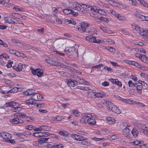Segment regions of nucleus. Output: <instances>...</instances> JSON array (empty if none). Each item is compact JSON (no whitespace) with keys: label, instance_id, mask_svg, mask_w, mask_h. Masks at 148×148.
I'll use <instances>...</instances> for the list:
<instances>
[{"label":"nucleus","instance_id":"obj_1","mask_svg":"<svg viewBox=\"0 0 148 148\" xmlns=\"http://www.w3.org/2000/svg\"><path fill=\"white\" fill-rule=\"evenodd\" d=\"M6 105L7 106L12 107V111L14 112H16L17 111L20 110L21 109L20 105L17 102L11 101L6 103Z\"/></svg>","mask_w":148,"mask_h":148},{"label":"nucleus","instance_id":"obj_2","mask_svg":"<svg viewBox=\"0 0 148 148\" xmlns=\"http://www.w3.org/2000/svg\"><path fill=\"white\" fill-rule=\"evenodd\" d=\"M89 26V24L88 23L83 22L80 23L79 26L77 28L78 31L81 32H84Z\"/></svg>","mask_w":148,"mask_h":148},{"label":"nucleus","instance_id":"obj_3","mask_svg":"<svg viewBox=\"0 0 148 148\" xmlns=\"http://www.w3.org/2000/svg\"><path fill=\"white\" fill-rule=\"evenodd\" d=\"M31 70L32 73L33 74L36 75L38 77L41 76L43 75V71L41 69H34L32 68Z\"/></svg>","mask_w":148,"mask_h":148},{"label":"nucleus","instance_id":"obj_4","mask_svg":"<svg viewBox=\"0 0 148 148\" xmlns=\"http://www.w3.org/2000/svg\"><path fill=\"white\" fill-rule=\"evenodd\" d=\"M91 116H92L90 114H83L82 118L80 120V122L82 124H86L87 119L91 117Z\"/></svg>","mask_w":148,"mask_h":148},{"label":"nucleus","instance_id":"obj_5","mask_svg":"<svg viewBox=\"0 0 148 148\" xmlns=\"http://www.w3.org/2000/svg\"><path fill=\"white\" fill-rule=\"evenodd\" d=\"M66 81L67 85L70 87H73L78 84V82L77 81L72 79H66Z\"/></svg>","mask_w":148,"mask_h":148},{"label":"nucleus","instance_id":"obj_6","mask_svg":"<svg viewBox=\"0 0 148 148\" xmlns=\"http://www.w3.org/2000/svg\"><path fill=\"white\" fill-rule=\"evenodd\" d=\"M45 61L50 65L58 66L59 65V62L50 58L45 59Z\"/></svg>","mask_w":148,"mask_h":148},{"label":"nucleus","instance_id":"obj_7","mask_svg":"<svg viewBox=\"0 0 148 148\" xmlns=\"http://www.w3.org/2000/svg\"><path fill=\"white\" fill-rule=\"evenodd\" d=\"M43 97L42 95L36 92L33 95V96H31V98H32V99H34V101H41Z\"/></svg>","mask_w":148,"mask_h":148},{"label":"nucleus","instance_id":"obj_8","mask_svg":"<svg viewBox=\"0 0 148 148\" xmlns=\"http://www.w3.org/2000/svg\"><path fill=\"white\" fill-rule=\"evenodd\" d=\"M86 39L89 41L96 43H99L101 41L98 39H96L95 37H92L91 36H89L86 37Z\"/></svg>","mask_w":148,"mask_h":148},{"label":"nucleus","instance_id":"obj_9","mask_svg":"<svg viewBox=\"0 0 148 148\" xmlns=\"http://www.w3.org/2000/svg\"><path fill=\"white\" fill-rule=\"evenodd\" d=\"M5 21L8 23L12 24H16L17 21L15 22L16 19L12 18L10 16H7L5 17L4 18Z\"/></svg>","mask_w":148,"mask_h":148},{"label":"nucleus","instance_id":"obj_10","mask_svg":"<svg viewBox=\"0 0 148 148\" xmlns=\"http://www.w3.org/2000/svg\"><path fill=\"white\" fill-rule=\"evenodd\" d=\"M0 134L1 136L3 137L5 141L6 140L10 139L12 137L11 134L4 132L1 133Z\"/></svg>","mask_w":148,"mask_h":148},{"label":"nucleus","instance_id":"obj_11","mask_svg":"<svg viewBox=\"0 0 148 148\" xmlns=\"http://www.w3.org/2000/svg\"><path fill=\"white\" fill-rule=\"evenodd\" d=\"M10 0H0V4H2L6 7H10L11 6L9 2Z\"/></svg>","mask_w":148,"mask_h":148},{"label":"nucleus","instance_id":"obj_12","mask_svg":"<svg viewBox=\"0 0 148 148\" xmlns=\"http://www.w3.org/2000/svg\"><path fill=\"white\" fill-rule=\"evenodd\" d=\"M23 64L22 63H19L18 66H13V68L14 70L16 71L19 72L22 71L23 67Z\"/></svg>","mask_w":148,"mask_h":148},{"label":"nucleus","instance_id":"obj_13","mask_svg":"<svg viewBox=\"0 0 148 148\" xmlns=\"http://www.w3.org/2000/svg\"><path fill=\"white\" fill-rule=\"evenodd\" d=\"M75 49L74 47H67L64 50V51L66 52V53H71L72 52L75 51Z\"/></svg>","mask_w":148,"mask_h":148},{"label":"nucleus","instance_id":"obj_14","mask_svg":"<svg viewBox=\"0 0 148 148\" xmlns=\"http://www.w3.org/2000/svg\"><path fill=\"white\" fill-rule=\"evenodd\" d=\"M112 111L117 114H119L121 112V111L113 103L112 104Z\"/></svg>","mask_w":148,"mask_h":148},{"label":"nucleus","instance_id":"obj_15","mask_svg":"<svg viewBox=\"0 0 148 148\" xmlns=\"http://www.w3.org/2000/svg\"><path fill=\"white\" fill-rule=\"evenodd\" d=\"M112 82L118 86L119 87H121L122 86L121 82L119 81L117 79H114L112 78Z\"/></svg>","mask_w":148,"mask_h":148},{"label":"nucleus","instance_id":"obj_16","mask_svg":"<svg viewBox=\"0 0 148 148\" xmlns=\"http://www.w3.org/2000/svg\"><path fill=\"white\" fill-rule=\"evenodd\" d=\"M87 122L90 125H94L96 123L95 119L91 118L90 117L87 119Z\"/></svg>","mask_w":148,"mask_h":148},{"label":"nucleus","instance_id":"obj_17","mask_svg":"<svg viewBox=\"0 0 148 148\" xmlns=\"http://www.w3.org/2000/svg\"><path fill=\"white\" fill-rule=\"evenodd\" d=\"M130 132V130L128 128H125L122 130L123 135L126 136L129 135V134Z\"/></svg>","mask_w":148,"mask_h":148},{"label":"nucleus","instance_id":"obj_18","mask_svg":"<svg viewBox=\"0 0 148 148\" xmlns=\"http://www.w3.org/2000/svg\"><path fill=\"white\" fill-rule=\"evenodd\" d=\"M60 9L62 10L61 8H55L54 10H53V14L56 18L58 17V13H59L60 12L59 11Z\"/></svg>","mask_w":148,"mask_h":148},{"label":"nucleus","instance_id":"obj_19","mask_svg":"<svg viewBox=\"0 0 148 148\" xmlns=\"http://www.w3.org/2000/svg\"><path fill=\"white\" fill-rule=\"evenodd\" d=\"M35 92V91L34 89L29 90H28L26 92H24V94L27 95H31V96H33V95Z\"/></svg>","mask_w":148,"mask_h":148},{"label":"nucleus","instance_id":"obj_20","mask_svg":"<svg viewBox=\"0 0 148 148\" xmlns=\"http://www.w3.org/2000/svg\"><path fill=\"white\" fill-rule=\"evenodd\" d=\"M16 135L19 138L24 140L27 138V136L19 132L16 133Z\"/></svg>","mask_w":148,"mask_h":148},{"label":"nucleus","instance_id":"obj_21","mask_svg":"<svg viewBox=\"0 0 148 148\" xmlns=\"http://www.w3.org/2000/svg\"><path fill=\"white\" fill-rule=\"evenodd\" d=\"M119 100H121L124 101L125 103L128 104H131L133 103V100L130 99H123L120 97V98L119 99Z\"/></svg>","mask_w":148,"mask_h":148},{"label":"nucleus","instance_id":"obj_22","mask_svg":"<svg viewBox=\"0 0 148 148\" xmlns=\"http://www.w3.org/2000/svg\"><path fill=\"white\" fill-rule=\"evenodd\" d=\"M139 34L140 36H143L144 38H145L147 36H148V34L145 31L143 28H141V31L140 32V33H139Z\"/></svg>","mask_w":148,"mask_h":148},{"label":"nucleus","instance_id":"obj_23","mask_svg":"<svg viewBox=\"0 0 148 148\" xmlns=\"http://www.w3.org/2000/svg\"><path fill=\"white\" fill-rule=\"evenodd\" d=\"M131 133L132 135L135 137H136L137 136L138 134V132L137 130L135 128H134L131 131Z\"/></svg>","mask_w":148,"mask_h":148},{"label":"nucleus","instance_id":"obj_24","mask_svg":"<svg viewBox=\"0 0 148 148\" xmlns=\"http://www.w3.org/2000/svg\"><path fill=\"white\" fill-rule=\"evenodd\" d=\"M40 128L41 130H43L45 131H49L51 129V128L50 127L46 125L41 126H40Z\"/></svg>","mask_w":148,"mask_h":148},{"label":"nucleus","instance_id":"obj_25","mask_svg":"<svg viewBox=\"0 0 148 148\" xmlns=\"http://www.w3.org/2000/svg\"><path fill=\"white\" fill-rule=\"evenodd\" d=\"M10 15L14 18L18 19L21 18V15L18 13H12Z\"/></svg>","mask_w":148,"mask_h":148},{"label":"nucleus","instance_id":"obj_26","mask_svg":"<svg viewBox=\"0 0 148 148\" xmlns=\"http://www.w3.org/2000/svg\"><path fill=\"white\" fill-rule=\"evenodd\" d=\"M87 139V138H86L84 136L77 135V138L76 140H77L81 141L82 140H86Z\"/></svg>","mask_w":148,"mask_h":148},{"label":"nucleus","instance_id":"obj_27","mask_svg":"<svg viewBox=\"0 0 148 148\" xmlns=\"http://www.w3.org/2000/svg\"><path fill=\"white\" fill-rule=\"evenodd\" d=\"M4 81L5 84L9 86H12L14 84V83L12 82V81L10 80L7 79H5L4 80Z\"/></svg>","mask_w":148,"mask_h":148},{"label":"nucleus","instance_id":"obj_28","mask_svg":"<svg viewBox=\"0 0 148 148\" xmlns=\"http://www.w3.org/2000/svg\"><path fill=\"white\" fill-rule=\"evenodd\" d=\"M72 12V10L70 9L67 8L64 9L63 10V13L65 14H71Z\"/></svg>","mask_w":148,"mask_h":148},{"label":"nucleus","instance_id":"obj_29","mask_svg":"<svg viewBox=\"0 0 148 148\" xmlns=\"http://www.w3.org/2000/svg\"><path fill=\"white\" fill-rule=\"evenodd\" d=\"M134 27V29L138 33H140L141 31V28L140 27L134 24V25H133Z\"/></svg>","mask_w":148,"mask_h":148},{"label":"nucleus","instance_id":"obj_30","mask_svg":"<svg viewBox=\"0 0 148 148\" xmlns=\"http://www.w3.org/2000/svg\"><path fill=\"white\" fill-rule=\"evenodd\" d=\"M49 138H42L39 139V141L41 144L44 143H46L47 142Z\"/></svg>","mask_w":148,"mask_h":148},{"label":"nucleus","instance_id":"obj_31","mask_svg":"<svg viewBox=\"0 0 148 148\" xmlns=\"http://www.w3.org/2000/svg\"><path fill=\"white\" fill-rule=\"evenodd\" d=\"M65 22L68 24H72L73 25H75L76 24V22L75 21H74L73 19H71L70 20L68 19H66L65 20Z\"/></svg>","mask_w":148,"mask_h":148},{"label":"nucleus","instance_id":"obj_32","mask_svg":"<svg viewBox=\"0 0 148 148\" xmlns=\"http://www.w3.org/2000/svg\"><path fill=\"white\" fill-rule=\"evenodd\" d=\"M34 100L32 99V98L31 99H30L28 100H26V102L29 105H34L35 104V103L34 101Z\"/></svg>","mask_w":148,"mask_h":148},{"label":"nucleus","instance_id":"obj_33","mask_svg":"<svg viewBox=\"0 0 148 148\" xmlns=\"http://www.w3.org/2000/svg\"><path fill=\"white\" fill-rule=\"evenodd\" d=\"M143 87L142 85H138L136 88L137 92L140 95L142 93V90Z\"/></svg>","mask_w":148,"mask_h":148},{"label":"nucleus","instance_id":"obj_34","mask_svg":"<svg viewBox=\"0 0 148 148\" xmlns=\"http://www.w3.org/2000/svg\"><path fill=\"white\" fill-rule=\"evenodd\" d=\"M79 84H83L86 85H88L89 84V83L85 81L84 79L81 78L80 81L79 82Z\"/></svg>","mask_w":148,"mask_h":148},{"label":"nucleus","instance_id":"obj_35","mask_svg":"<svg viewBox=\"0 0 148 148\" xmlns=\"http://www.w3.org/2000/svg\"><path fill=\"white\" fill-rule=\"evenodd\" d=\"M18 118H15L11 119L10 120V122L14 124H18Z\"/></svg>","mask_w":148,"mask_h":148},{"label":"nucleus","instance_id":"obj_36","mask_svg":"<svg viewBox=\"0 0 148 148\" xmlns=\"http://www.w3.org/2000/svg\"><path fill=\"white\" fill-rule=\"evenodd\" d=\"M89 94H91L93 96H95L99 98L100 97H102V96H101V94L99 92L95 93L94 92H90Z\"/></svg>","mask_w":148,"mask_h":148},{"label":"nucleus","instance_id":"obj_37","mask_svg":"<svg viewBox=\"0 0 148 148\" xmlns=\"http://www.w3.org/2000/svg\"><path fill=\"white\" fill-rule=\"evenodd\" d=\"M13 9L17 11H23L24 10V9L23 8H19L17 6H14Z\"/></svg>","mask_w":148,"mask_h":148},{"label":"nucleus","instance_id":"obj_38","mask_svg":"<svg viewBox=\"0 0 148 148\" xmlns=\"http://www.w3.org/2000/svg\"><path fill=\"white\" fill-rule=\"evenodd\" d=\"M18 89L19 88H18L16 87H14L11 90H9V92L10 93H12V92H16L18 91Z\"/></svg>","mask_w":148,"mask_h":148},{"label":"nucleus","instance_id":"obj_39","mask_svg":"<svg viewBox=\"0 0 148 148\" xmlns=\"http://www.w3.org/2000/svg\"><path fill=\"white\" fill-rule=\"evenodd\" d=\"M97 13L101 15H104L106 14V12L105 11L101 9L97 10Z\"/></svg>","mask_w":148,"mask_h":148},{"label":"nucleus","instance_id":"obj_40","mask_svg":"<svg viewBox=\"0 0 148 148\" xmlns=\"http://www.w3.org/2000/svg\"><path fill=\"white\" fill-rule=\"evenodd\" d=\"M119 5L120 8L122 9H127L128 8V6H126L125 4L123 3H119Z\"/></svg>","mask_w":148,"mask_h":148},{"label":"nucleus","instance_id":"obj_41","mask_svg":"<svg viewBox=\"0 0 148 148\" xmlns=\"http://www.w3.org/2000/svg\"><path fill=\"white\" fill-rule=\"evenodd\" d=\"M103 66L102 64H99L98 65H96L95 66H92V69H91V71H93V70H92L94 68H97V69H99L100 68V67Z\"/></svg>","mask_w":148,"mask_h":148},{"label":"nucleus","instance_id":"obj_42","mask_svg":"<svg viewBox=\"0 0 148 148\" xmlns=\"http://www.w3.org/2000/svg\"><path fill=\"white\" fill-rule=\"evenodd\" d=\"M135 103L137 105H138L140 106L143 107L145 106V105L143 104V103L139 102H137L136 101H133V103Z\"/></svg>","mask_w":148,"mask_h":148},{"label":"nucleus","instance_id":"obj_43","mask_svg":"<svg viewBox=\"0 0 148 148\" xmlns=\"http://www.w3.org/2000/svg\"><path fill=\"white\" fill-rule=\"evenodd\" d=\"M90 9L91 10L93 11L94 12H95L96 13H97V8L96 6H91Z\"/></svg>","mask_w":148,"mask_h":148},{"label":"nucleus","instance_id":"obj_44","mask_svg":"<svg viewBox=\"0 0 148 148\" xmlns=\"http://www.w3.org/2000/svg\"><path fill=\"white\" fill-rule=\"evenodd\" d=\"M134 66L138 68H140L141 69H143V67H141V65L139 63H138L137 62H135V65Z\"/></svg>","mask_w":148,"mask_h":148},{"label":"nucleus","instance_id":"obj_45","mask_svg":"<svg viewBox=\"0 0 148 148\" xmlns=\"http://www.w3.org/2000/svg\"><path fill=\"white\" fill-rule=\"evenodd\" d=\"M140 143V141L139 140H136L135 141H133L132 142V145H139Z\"/></svg>","mask_w":148,"mask_h":148},{"label":"nucleus","instance_id":"obj_46","mask_svg":"<svg viewBox=\"0 0 148 148\" xmlns=\"http://www.w3.org/2000/svg\"><path fill=\"white\" fill-rule=\"evenodd\" d=\"M73 112L74 114L77 116H78L80 115L79 112L77 110H73Z\"/></svg>","mask_w":148,"mask_h":148},{"label":"nucleus","instance_id":"obj_47","mask_svg":"<svg viewBox=\"0 0 148 148\" xmlns=\"http://www.w3.org/2000/svg\"><path fill=\"white\" fill-rule=\"evenodd\" d=\"M99 19L103 21H105L106 23H108L109 22V20L108 18H105L101 16L100 18Z\"/></svg>","mask_w":148,"mask_h":148},{"label":"nucleus","instance_id":"obj_48","mask_svg":"<svg viewBox=\"0 0 148 148\" xmlns=\"http://www.w3.org/2000/svg\"><path fill=\"white\" fill-rule=\"evenodd\" d=\"M82 7L84 8H87L90 7L91 6V5H86V4H82Z\"/></svg>","mask_w":148,"mask_h":148},{"label":"nucleus","instance_id":"obj_49","mask_svg":"<svg viewBox=\"0 0 148 148\" xmlns=\"http://www.w3.org/2000/svg\"><path fill=\"white\" fill-rule=\"evenodd\" d=\"M81 143L83 145H89L90 144V143L88 141H86V140H82Z\"/></svg>","mask_w":148,"mask_h":148},{"label":"nucleus","instance_id":"obj_50","mask_svg":"<svg viewBox=\"0 0 148 148\" xmlns=\"http://www.w3.org/2000/svg\"><path fill=\"white\" fill-rule=\"evenodd\" d=\"M33 144L36 146H40V145H41V143H40L39 140H38V141L34 142Z\"/></svg>","mask_w":148,"mask_h":148},{"label":"nucleus","instance_id":"obj_51","mask_svg":"<svg viewBox=\"0 0 148 148\" xmlns=\"http://www.w3.org/2000/svg\"><path fill=\"white\" fill-rule=\"evenodd\" d=\"M135 61L130 60H127L126 62L128 64L132 65L134 66L135 64Z\"/></svg>","mask_w":148,"mask_h":148},{"label":"nucleus","instance_id":"obj_52","mask_svg":"<svg viewBox=\"0 0 148 148\" xmlns=\"http://www.w3.org/2000/svg\"><path fill=\"white\" fill-rule=\"evenodd\" d=\"M77 4L78 5H79L80 6H82V4L79 3L77 2H74L73 3V7L74 8H76L77 7Z\"/></svg>","mask_w":148,"mask_h":148},{"label":"nucleus","instance_id":"obj_53","mask_svg":"<svg viewBox=\"0 0 148 148\" xmlns=\"http://www.w3.org/2000/svg\"><path fill=\"white\" fill-rule=\"evenodd\" d=\"M123 125L124 126L127 128V127H129L131 126L127 122H125L123 123Z\"/></svg>","mask_w":148,"mask_h":148},{"label":"nucleus","instance_id":"obj_54","mask_svg":"<svg viewBox=\"0 0 148 148\" xmlns=\"http://www.w3.org/2000/svg\"><path fill=\"white\" fill-rule=\"evenodd\" d=\"M77 89L83 90H87L88 89V88L87 87H84V86H77Z\"/></svg>","mask_w":148,"mask_h":148},{"label":"nucleus","instance_id":"obj_55","mask_svg":"<svg viewBox=\"0 0 148 148\" xmlns=\"http://www.w3.org/2000/svg\"><path fill=\"white\" fill-rule=\"evenodd\" d=\"M25 128L29 130H32L34 129L33 126L32 125H29L27 126Z\"/></svg>","mask_w":148,"mask_h":148},{"label":"nucleus","instance_id":"obj_56","mask_svg":"<svg viewBox=\"0 0 148 148\" xmlns=\"http://www.w3.org/2000/svg\"><path fill=\"white\" fill-rule=\"evenodd\" d=\"M8 51L12 54L14 55V54H15L16 51L12 49L8 48Z\"/></svg>","mask_w":148,"mask_h":148},{"label":"nucleus","instance_id":"obj_57","mask_svg":"<svg viewBox=\"0 0 148 148\" xmlns=\"http://www.w3.org/2000/svg\"><path fill=\"white\" fill-rule=\"evenodd\" d=\"M109 82L107 81H105L103 82L101 84V85L103 86H106L109 85Z\"/></svg>","mask_w":148,"mask_h":148},{"label":"nucleus","instance_id":"obj_58","mask_svg":"<svg viewBox=\"0 0 148 148\" xmlns=\"http://www.w3.org/2000/svg\"><path fill=\"white\" fill-rule=\"evenodd\" d=\"M92 139L96 141H99L101 140H104V138H97L94 137L92 138Z\"/></svg>","mask_w":148,"mask_h":148},{"label":"nucleus","instance_id":"obj_59","mask_svg":"<svg viewBox=\"0 0 148 148\" xmlns=\"http://www.w3.org/2000/svg\"><path fill=\"white\" fill-rule=\"evenodd\" d=\"M142 60L143 61V62L148 64V58L145 57V56H144V57L143 58Z\"/></svg>","mask_w":148,"mask_h":148},{"label":"nucleus","instance_id":"obj_60","mask_svg":"<svg viewBox=\"0 0 148 148\" xmlns=\"http://www.w3.org/2000/svg\"><path fill=\"white\" fill-rule=\"evenodd\" d=\"M6 142L10 143H15V140L13 139H10L6 140Z\"/></svg>","mask_w":148,"mask_h":148},{"label":"nucleus","instance_id":"obj_61","mask_svg":"<svg viewBox=\"0 0 148 148\" xmlns=\"http://www.w3.org/2000/svg\"><path fill=\"white\" fill-rule=\"evenodd\" d=\"M112 1L113 5L114 6L117 7L119 6V3L117 2L116 1L114 0H112Z\"/></svg>","mask_w":148,"mask_h":148},{"label":"nucleus","instance_id":"obj_62","mask_svg":"<svg viewBox=\"0 0 148 148\" xmlns=\"http://www.w3.org/2000/svg\"><path fill=\"white\" fill-rule=\"evenodd\" d=\"M143 128L144 127H143V128L142 129V130L141 131L143 133L148 136V130H144L143 129Z\"/></svg>","mask_w":148,"mask_h":148},{"label":"nucleus","instance_id":"obj_63","mask_svg":"<svg viewBox=\"0 0 148 148\" xmlns=\"http://www.w3.org/2000/svg\"><path fill=\"white\" fill-rule=\"evenodd\" d=\"M62 61L67 64H70V61L68 60L65 59H62Z\"/></svg>","mask_w":148,"mask_h":148},{"label":"nucleus","instance_id":"obj_64","mask_svg":"<svg viewBox=\"0 0 148 148\" xmlns=\"http://www.w3.org/2000/svg\"><path fill=\"white\" fill-rule=\"evenodd\" d=\"M107 123L108 124H111V118L110 117H108L106 118Z\"/></svg>","mask_w":148,"mask_h":148}]
</instances>
